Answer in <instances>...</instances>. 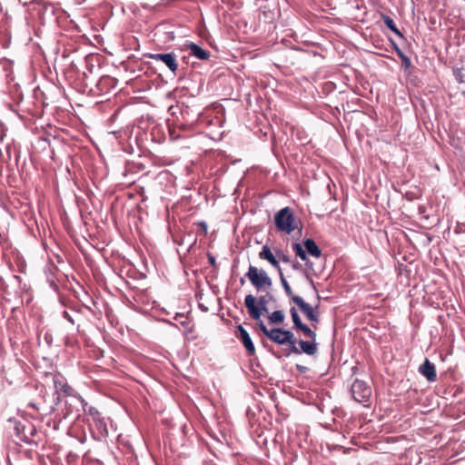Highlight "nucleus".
Wrapping results in <instances>:
<instances>
[{
    "mask_svg": "<svg viewBox=\"0 0 465 465\" xmlns=\"http://www.w3.org/2000/svg\"><path fill=\"white\" fill-rule=\"evenodd\" d=\"M268 339L274 343L283 345L289 344L291 351L295 354H301L300 350L296 347V339L292 331L282 328H273L270 330Z\"/></svg>",
    "mask_w": 465,
    "mask_h": 465,
    "instance_id": "4",
    "label": "nucleus"
},
{
    "mask_svg": "<svg viewBox=\"0 0 465 465\" xmlns=\"http://www.w3.org/2000/svg\"><path fill=\"white\" fill-rule=\"evenodd\" d=\"M303 244L305 247L306 253H309L310 255H312V257L317 258V259L322 256V251L319 248V246L316 244L314 240L310 239V238L306 239L303 242Z\"/></svg>",
    "mask_w": 465,
    "mask_h": 465,
    "instance_id": "16",
    "label": "nucleus"
},
{
    "mask_svg": "<svg viewBox=\"0 0 465 465\" xmlns=\"http://www.w3.org/2000/svg\"><path fill=\"white\" fill-rule=\"evenodd\" d=\"M244 304L251 318L255 321L260 320L262 314V309L257 303L256 298L252 294L246 295L244 299Z\"/></svg>",
    "mask_w": 465,
    "mask_h": 465,
    "instance_id": "9",
    "label": "nucleus"
},
{
    "mask_svg": "<svg viewBox=\"0 0 465 465\" xmlns=\"http://www.w3.org/2000/svg\"><path fill=\"white\" fill-rule=\"evenodd\" d=\"M290 312H291V315L292 318L293 327L295 329H297L298 327H300L302 324L301 318L299 316V313L294 307L291 308Z\"/></svg>",
    "mask_w": 465,
    "mask_h": 465,
    "instance_id": "22",
    "label": "nucleus"
},
{
    "mask_svg": "<svg viewBox=\"0 0 465 465\" xmlns=\"http://www.w3.org/2000/svg\"><path fill=\"white\" fill-rule=\"evenodd\" d=\"M382 20L385 24V25L390 29L391 30L395 35H399V36H402V34L400 32V30L397 28L393 19L389 16V15H382Z\"/></svg>",
    "mask_w": 465,
    "mask_h": 465,
    "instance_id": "17",
    "label": "nucleus"
},
{
    "mask_svg": "<svg viewBox=\"0 0 465 465\" xmlns=\"http://www.w3.org/2000/svg\"><path fill=\"white\" fill-rule=\"evenodd\" d=\"M396 53H397L398 56L401 59V64H402V66H403L405 69L410 68V67H411V59H410L407 55H405V54H403V52H402L401 49H399V48H396Z\"/></svg>",
    "mask_w": 465,
    "mask_h": 465,
    "instance_id": "20",
    "label": "nucleus"
},
{
    "mask_svg": "<svg viewBox=\"0 0 465 465\" xmlns=\"http://www.w3.org/2000/svg\"><path fill=\"white\" fill-rule=\"evenodd\" d=\"M63 316L65 320H67L70 323L72 324H74V316L68 312V311H64L63 312Z\"/></svg>",
    "mask_w": 465,
    "mask_h": 465,
    "instance_id": "24",
    "label": "nucleus"
},
{
    "mask_svg": "<svg viewBox=\"0 0 465 465\" xmlns=\"http://www.w3.org/2000/svg\"><path fill=\"white\" fill-rule=\"evenodd\" d=\"M29 406L37 410V407H36V405L35 403L31 402V403H29Z\"/></svg>",
    "mask_w": 465,
    "mask_h": 465,
    "instance_id": "30",
    "label": "nucleus"
},
{
    "mask_svg": "<svg viewBox=\"0 0 465 465\" xmlns=\"http://www.w3.org/2000/svg\"><path fill=\"white\" fill-rule=\"evenodd\" d=\"M276 256L278 257V259H277V260H278L279 262H280V261H282V262H286V263H287V262H290V258H289V256H288V255H286V254H284V253H283L282 252H281V251H278V252H276Z\"/></svg>",
    "mask_w": 465,
    "mask_h": 465,
    "instance_id": "23",
    "label": "nucleus"
},
{
    "mask_svg": "<svg viewBox=\"0 0 465 465\" xmlns=\"http://www.w3.org/2000/svg\"><path fill=\"white\" fill-rule=\"evenodd\" d=\"M241 283L243 284L244 283V280L242 278L241 279Z\"/></svg>",
    "mask_w": 465,
    "mask_h": 465,
    "instance_id": "31",
    "label": "nucleus"
},
{
    "mask_svg": "<svg viewBox=\"0 0 465 465\" xmlns=\"http://www.w3.org/2000/svg\"><path fill=\"white\" fill-rule=\"evenodd\" d=\"M274 223L278 231L290 234L298 228L299 222L292 208L284 207L274 215Z\"/></svg>",
    "mask_w": 465,
    "mask_h": 465,
    "instance_id": "1",
    "label": "nucleus"
},
{
    "mask_svg": "<svg viewBox=\"0 0 465 465\" xmlns=\"http://www.w3.org/2000/svg\"><path fill=\"white\" fill-rule=\"evenodd\" d=\"M296 330H300L302 331L303 335L307 338H310L311 340H316V333L314 331H312L310 327H308L305 324H302L300 327H298Z\"/></svg>",
    "mask_w": 465,
    "mask_h": 465,
    "instance_id": "18",
    "label": "nucleus"
},
{
    "mask_svg": "<svg viewBox=\"0 0 465 465\" xmlns=\"http://www.w3.org/2000/svg\"><path fill=\"white\" fill-rule=\"evenodd\" d=\"M292 250L298 257H300L302 261L305 262L307 270L314 272L315 271L313 269V264L312 262L308 260L306 251L303 249V247L300 243L295 242L292 243Z\"/></svg>",
    "mask_w": 465,
    "mask_h": 465,
    "instance_id": "13",
    "label": "nucleus"
},
{
    "mask_svg": "<svg viewBox=\"0 0 465 465\" xmlns=\"http://www.w3.org/2000/svg\"><path fill=\"white\" fill-rule=\"evenodd\" d=\"M279 276H280L281 283H282V287H283V289H284V291H285L286 294H287L289 297H291V298H292V296H294V295L292 294V289H291V287H290V285H289L288 282L286 281V279H285V277H284V275H283V273H282V271H281V272H279Z\"/></svg>",
    "mask_w": 465,
    "mask_h": 465,
    "instance_id": "21",
    "label": "nucleus"
},
{
    "mask_svg": "<svg viewBox=\"0 0 465 465\" xmlns=\"http://www.w3.org/2000/svg\"><path fill=\"white\" fill-rule=\"evenodd\" d=\"M147 57L154 61L163 62L173 73H176L178 69V64L176 61V55L173 53H157L148 54Z\"/></svg>",
    "mask_w": 465,
    "mask_h": 465,
    "instance_id": "7",
    "label": "nucleus"
},
{
    "mask_svg": "<svg viewBox=\"0 0 465 465\" xmlns=\"http://www.w3.org/2000/svg\"><path fill=\"white\" fill-rule=\"evenodd\" d=\"M268 245H264L262 248V251L259 252V258L261 260L267 261L273 268H275L278 272H281L282 268L280 266V262L276 258Z\"/></svg>",
    "mask_w": 465,
    "mask_h": 465,
    "instance_id": "11",
    "label": "nucleus"
},
{
    "mask_svg": "<svg viewBox=\"0 0 465 465\" xmlns=\"http://www.w3.org/2000/svg\"><path fill=\"white\" fill-rule=\"evenodd\" d=\"M351 393L355 401L366 405L371 395V389L365 381L357 379L351 386Z\"/></svg>",
    "mask_w": 465,
    "mask_h": 465,
    "instance_id": "5",
    "label": "nucleus"
},
{
    "mask_svg": "<svg viewBox=\"0 0 465 465\" xmlns=\"http://www.w3.org/2000/svg\"><path fill=\"white\" fill-rule=\"evenodd\" d=\"M292 302L300 308V310L305 314L306 318L313 322H319V315L314 312L311 304L305 302L300 296H292Z\"/></svg>",
    "mask_w": 465,
    "mask_h": 465,
    "instance_id": "8",
    "label": "nucleus"
},
{
    "mask_svg": "<svg viewBox=\"0 0 465 465\" xmlns=\"http://www.w3.org/2000/svg\"><path fill=\"white\" fill-rule=\"evenodd\" d=\"M71 311L74 312H76V313H81V312H82L81 309H76V308H72Z\"/></svg>",
    "mask_w": 465,
    "mask_h": 465,
    "instance_id": "29",
    "label": "nucleus"
},
{
    "mask_svg": "<svg viewBox=\"0 0 465 465\" xmlns=\"http://www.w3.org/2000/svg\"><path fill=\"white\" fill-rule=\"evenodd\" d=\"M188 49L190 50V54L199 60H207L210 57L208 51L194 43L188 45Z\"/></svg>",
    "mask_w": 465,
    "mask_h": 465,
    "instance_id": "14",
    "label": "nucleus"
},
{
    "mask_svg": "<svg viewBox=\"0 0 465 465\" xmlns=\"http://www.w3.org/2000/svg\"><path fill=\"white\" fill-rule=\"evenodd\" d=\"M76 400L80 401L84 413L91 417L92 422L95 426L98 433L101 436H106L108 434L107 423L101 412L96 408L89 406L82 396H77Z\"/></svg>",
    "mask_w": 465,
    "mask_h": 465,
    "instance_id": "2",
    "label": "nucleus"
},
{
    "mask_svg": "<svg viewBox=\"0 0 465 465\" xmlns=\"http://www.w3.org/2000/svg\"><path fill=\"white\" fill-rule=\"evenodd\" d=\"M238 329V338L241 340L242 343L243 344L244 348L246 349L249 355L252 356L255 354V347L252 341V338L248 331L242 326L239 325L237 327Z\"/></svg>",
    "mask_w": 465,
    "mask_h": 465,
    "instance_id": "10",
    "label": "nucleus"
},
{
    "mask_svg": "<svg viewBox=\"0 0 465 465\" xmlns=\"http://www.w3.org/2000/svg\"><path fill=\"white\" fill-rule=\"evenodd\" d=\"M245 276L258 291L270 289L272 285V279L269 277L268 273L264 270L258 269L253 265L249 266Z\"/></svg>",
    "mask_w": 465,
    "mask_h": 465,
    "instance_id": "3",
    "label": "nucleus"
},
{
    "mask_svg": "<svg viewBox=\"0 0 465 465\" xmlns=\"http://www.w3.org/2000/svg\"><path fill=\"white\" fill-rule=\"evenodd\" d=\"M420 373L424 376L427 381L432 382L437 380V372L435 365L428 359L419 367Z\"/></svg>",
    "mask_w": 465,
    "mask_h": 465,
    "instance_id": "12",
    "label": "nucleus"
},
{
    "mask_svg": "<svg viewBox=\"0 0 465 465\" xmlns=\"http://www.w3.org/2000/svg\"><path fill=\"white\" fill-rule=\"evenodd\" d=\"M296 368H297L298 371H300L302 372H304L307 370L306 367H303L302 365H296Z\"/></svg>",
    "mask_w": 465,
    "mask_h": 465,
    "instance_id": "28",
    "label": "nucleus"
},
{
    "mask_svg": "<svg viewBox=\"0 0 465 465\" xmlns=\"http://www.w3.org/2000/svg\"><path fill=\"white\" fill-rule=\"evenodd\" d=\"M207 258H208V261L210 262V264L212 266H215L216 265V260H215V257L212 254V253H207Z\"/></svg>",
    "mask_w": 465,
    "mask_h": 465,
    "instance_id": "27",
    "label": "nucleus"
},
{
    "mask_svg": "<svg viewBox=\"0 0 465 465\" xmlns=\"http://www.w3.org/2000/svg\"><path fill=\"white\" fill-rule=\"evenodd\" d=\"M54 387L56 393L64 396H73L76 399L79 394H74V390L68 385L66 379L61 373H54L53 375Z\"/></svg>",
    "mask_w": 465,
    "mask_h": 465,
    "instance_id": "6",
    "label": "nucleus"
},
{
    "mask_svg": "<svg viewBox=\"0 0 465 465\" xmlns=\"http://www.w3.org/2000/svg\"><path fill=\"white\" fill-rule=\"evenodd\" d=\"M257 303L262 309V311H266V307H265L266 301H265L264 297L259 298Z\"/></svg>",
    "mask_w": 465,
    "mask_h": 465,
    "instance_id": "26",
    "label": "nucleus"
},
{
    "mask_svg": "<svg viewBox=\"0 0 465 465\" xmlns=\"http://www.w3.org/2000/svg\"><path fill=\"white\" fill-rule=\"evenodd\" d=\"M259 327H260L261 331H262V333L268 338L269 337L268 333H270V330H268L266 328V326L262 323V322H261L259 323Z\"/></svg>",
    "mask_w": 465,
    "mask_h": 465,
    "instance_id": "25",
    "label": "nucleus"
},
{
    "mask_svg": "<svg viewBox=\"0 0 465 465\" xmlns=\"http://www.w3.org/2000/svg\"><path fill=\"white\" fill-rule=\"evenodd\" d=\"M269 320L272 323H282L284 320V314L282 311H274L269 316Z\"/></svg>",
    "mask_w": 465,
    "mask_h": 465,
    "instance_id": "19",
    "label": "nucleus"
},
{
    "mask_svg": "<svg viewBox=\"0 0 465 465\" xmlns=\"http://www.w3.org/2000/svg\"><path fill=\"white\" fill-rule=\"evenodd\" d=\"M299 344L301 346V349H299L301 353L304 352L307 355H314L318 351L316 340H311V341L301 340Z\"/></svg>",
    "mask_w": 465,
    "mask_h": 465,
    "instance_id": "15",
    "label": "nucleus"
}]
</instances>
